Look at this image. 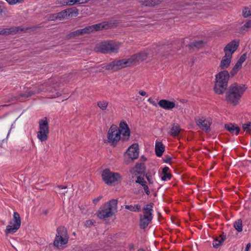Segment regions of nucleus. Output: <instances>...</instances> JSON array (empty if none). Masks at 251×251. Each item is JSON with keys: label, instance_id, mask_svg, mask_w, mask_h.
I'll list each match as a JSON object with an SVG mask.
<instances>
[{"label": "nucleus", "instance_id": "24", "mask_svg": "<svg viewBox=\"0 0 251 251\" xmlns=\"http://www.w3.org/2000/svg\"><path fill=\"white\" fill-rule=\"evenodd\" d=\"M148 56V53L146 51L141 52L139 53L134 54L132 56H135V59L134 61V64L136 63L137 62H139L140 61H143L145 60Z\"/></svg>", "mask_w": 251, "mask_h": 251}, {"label": "nucleus", "instance_id": "17", "mask_svg": "<svg viewBox=\"0 0 251 251\" xmlns=\"http://www.w3.org/2000/svg\"><path fill=\"white\" fill-rule=\"evenodd\" d=\"M72 10L71 9L63 10L55 14L54 16L56 19H58L59 20L67 18L69 17L72 14Z\"/></svg>", "mask_w": 251, "mask_h": 251}, {"label": "nucleus", "instance_id": "52", "mask_svg": "<svg viewBox=\"0 0 251 251\" xmlns=\"http://www.w3.org/2000/svg\"><path fill=\"white\" fill-rule=\"evenodd\" d=\"M119 126H127V124L125 121H121L120 123Z\"/></svg>", "mask_w": 251, "mask_h": 251}, {"label": "nucleus", "instance_id": "38", "mask_svg": "<svg viewBox=\"0 0 251 251\" xmlns=\"http://www.w3.org/2000/svg\"><path fill=\"white\" fill-rule=\"evenodd\" d=\"M172 157L170 156H165L163 158V161L165 163L171 164L172 163Z\"/></svg>", "mask_w": 251, "mask_h": 251}, {"label": "nucleus", "instance_id": "55", "mask_svg": "<svg viewBox=\"0 0 251 251\" xmlns=\"http://www.w3.org/2000/svg\"><path fill=\"white\" fill-rule=\"evenodd\" d=\"M152 100H153L151 98H150L148 100V101L151 103V101H152Z\"/></svg>", "mask_w": 251, "mask_h": 251}, {"label": "nucleus", "instance_id": "60", "mask_svg": "<svg viewBox=\"0 0 251 251\" xmlns=\"http://www.w3.org/2000/svg\"><path fill=\"white\" fill-rule=\"evenodd\" d=\"M137 251H145L143 249H140Z\"/></svg>", "mask_w": 251, "mask_h": 251}, {"label": "nucleus", "instance_id": "37", "mask_svg": "<svg viewBox=\"0 0 251 251\" xmlns=\"http://www.w3.org/2000/svg\"><path fill=\"white\" fill-rule=\"evenodd\" d=\"M199 128L201 129L203 131L208 134L211 131L210 126H199Z\"/></svg>", "mask_w": 251, "mask_h": 251}, {"label": "nucleus", "instance_id": "59", "mask_svg": "<svg viewBox=\"0 0 251 251\" xmlns=\"http://www.w3.org/2000/svg\"><path fill=\"white\" fill-rule=\"evenodd\" d=\"M50 88H49V89H46V90H49V91L52 92V93L53 92L52 89H51V90H50Z\"/></svg>", "mask_w": 251, "mask_h": 251}, {"label": "nucleus", "instance_id": "29", "mask_svg": "<svg viewBox=\"0 0 251 251\" xmlns=\"http://www.w3.org/2000/svg\"><path fill=\"white\" fill-rule=\"evenodd\" d=\"M125 208L131 211H139L141 210V206L139 204H136L134 206L133 205H126L125 206Z\"/></svg>", "mask_w": 251, "mask_h": 251}, {"label": "nucleus", "instance_id": "1", "mask_svg": "<svg viewBox=\"0 0 251 251\" xmlns=\"http://www.w3.org/2000/svg\"><path fill=\"white\" fill-rule=\"evenodd\" d=\"M247 87L245 85L237 83L232 84L229 87L226 94V100L229 104L236 105L246 91Z\"/></svg>", "mask_w": 251, "mask_h": 251}, {"label": "nucleus", "instance_id": "31", "mask_svg": "<svg viewBox=\"0 0 251 251\" xmlns=\"http://www.w3.org/2000/svg\"><path fill=\"white\" fill-rule=\"evenodd\" d=\"M242 67V65L240 64L239 63L237 62L236 64L235 65L233 69L230 72V74L232 75H235L237 72L239 71V70Z\"/></svg>", "mask_w": 251, "mask_h": 251}, {"label": "nucleus", "instance_id": "48", "mask_svg": "<svg viewBox=\"0 0 251 251\" xmlns=\"http://www.w3.org/2000/svg\"><path fill=\"white\" fill-rule=\"evenodd\" d=\"M139 94L142 96H145L147 94L146 92L143 90H140Z\"/></svg>", "mask_w": 251, "mask_h": 251}, {"label": "nucleus", "instance_id": "16", "mask_svg": "<svg viewBox=\"0 0 251 251\" xmlns=\"http://www.w3.org/2000/svg\"><path fill=\"white\" fill-rule=\"evenodd\" d=\"M133 145L129 147L126 151V155L132 160L137 158L139 156L138 149L133 148Z\"/></svg>", "mask_w": 251, "mask_h": 251}, {"label": "nucleus", "instance_id": "63", "mask_svg": "<svg viewBox=\"0 0 251 251\" xmlns=\"http://www.w3.org/2000/svg\"><path fill=\"white\" fill-rule=\"evenodd\" d=\"M229 126H235V125L234 124H230V125Z\"/></svg>", "mask_w": 251, "mask_h": 251}, {"label": "nucleus", "instance_id": "11", "mask_svg": "<svg viewBox=\"0 0 251 251\" xmlns=\"http://www.w3.org/2000/svg\"><path fill=\"white\" fill-rule=\"evenodd\" d=\"M101 176L103 181L107 184H111L117 182L121 178L119 174L113 173L108 169H106L103 171Z\"/></svg>", "mask_w": 251, "mask_h": 251}, {"label": "nucleus", "instance_id": "3", "mask_svg": "<svg viewBox=\"0 0 251 251\" xmlns=\"http://www.w3.org/2000/svg\"><path fill=\"white\" fill-rule=\"evenodd\" d=\"M239 46V43L237 41H232L229 43L225 48V56L223 57L220 67L221 69L227 68L230 64L231 59L233 53L236 50Z\"/></svg>", "mask_w": 251, "mask_h": 251}, {"label": "nucleus", "instance_id": "5", "mask_svg": "<svg viewBox=\"0 0 251 251\" xmlns=\"http://www.w3.org/2000/svg\"><path fill=\"white\" fill-rule=\"evenodd\" d=\"M135 58V56H131L128 58L112 61L108 64H102L101 66L103 69L107 70L117 71L134 64Z\"/></svg>", "mask_w": 251, "mask_h": 251}, {"label": "nucleus", "instance_id": "9", "mask_svg": "<svg viewBox=\"0 0 251 251\" xmlns=\"http://www.w3.org/2000/svg\"><path fill=\"white\" fill-rule=\"evenodd\" d=\"M121 137V131L116 127L110 126L107 132V139L105 143H108L114 147L116 146Z\"/></svg>", "mask_w": 251, "mask_h": 251}, {"label": "nucleus", "instance_id": "64", "mask_svg": "<svg viewBox=\"0 0 251 251\" xmlns=\"http://www.w3.org/2000/svg\"><path fill=\"white\" fill-rule=\"evenodd\" d=\"M73 234H74V235H75V232H74V233H73Z\"/></svg>", "mask_w": 251, "mask_h": 251}, {"label": "nucleus", "instance_id": "15", "mask_svg": "<svg viewBox=\"0 0 251 251\" xmlns=\"http://www.w3.org/2000/svg\"><path fill=\"white\" fill-rule=\"evenodd\" d=\"M69 238H65L58 237L55 236V239L53 242V245L57 249H60L63 245H66L68 243Z\"/></svg>", "mask_w": 251, "mask_h": 251}, {"label": "nucleus", "instance_id": "42", "mask_svg": "<svg viewBox=\"0 0 251 251\" xmlns=\"http://www.w3.org/2000/svg\"><path fill=\"white\" fill-rule=\"evenodd\" d=\"M244 131H245L248 134L251 133V126H242Z\"/></svg>", "mask_w": 251, "mask_h": 251}, {"label": "nucleus", "instance_id": "6", "mask_svg": "<svg viewBox=\"0 0 251 251\" xmlns=\"http://www.w3.org/2000/svg\"><path fill=\"white\" fill-rule=\"evenodd\" d=\"M153 203H151L146 205L143 209V215L140 217V226L141 228L145 229L147 227L152 220V212Z\"/></svg>", "mask_w": 251, "mask_h": 251}, {"label": "nucleus", "instance_id": "56", "mask_svg": "<svg viewBox=\"0 0 251 251\" xmlns=\"http://www.w3.org/2000/svg\"><path fill=\"white\" fill-rule=\"evenodd\" d=\"M242 126H251V123H249L248 124H243Z\"/></svg>", "mask_w": 251, "mask_h": 251}, {"label": "nucleus", "instance_id": "27", "mask_svg": "<svg viewBox=\"0 0 251 251\" xmlns=\"http://www.w3.org/2000/svg\"><path fill=\"white\" fill-rule=\"evenodd\" d=\"M225 128L232 135L235 134L237 135L241 131L240 126H225Z\"/></svg>", "mask_w": 251, "mask_h": 251}, {"label": "nucleus", "instance_id": "25", "mask_svg": "<svg viewBox=\"0 0 251 251\" xmlns=\"http://www.w3.org/2000/svg\"><path fill=\"white\" fill-rule=\"evenodd\" d=\"M19 27L3 29L0 30V35H8L11 33H16L19 31Z\"/></svg>", "mask_w": 251, "mask_h": 251}, {"label": "nucleus", "instance_id": "50", "mask_svg": "<svg viewBox=\"0 0 251 251\" xmlns=\"http://www.w3.org/2000/svg\"><path fill=\"white\" fill-rule=\"evenodd\" d=\"M69 0H62V3L69 5Z\"/></svg>", "mask_w": 251, "mask_h": 251}, {"label": "nucleus", "instance_id": "36", "mask_svg": "<svg viewBox=\"0 0 251 251\" xmlns=\"http://www.w3.org/2000/svg\"><path fill=\"white\" fill-rule=\"evenodd\" d=\"M9 4L11 5L16 4L17 3H21L24 0H5Z\"/></svg>", "mask_w": 251, "mask_h": 251}, {"label": "nucleus", "instance_id": "54", "mask_svg": "<svg viewBox=\"0 0 251 251\" xmlns=\"http://www.w3.org/2000/svg\"><path fill=\"white\" fill-rule=\"evenodd\" d=\"M58 187L61 188V189H66L67 188L66 186H61V185H58Z\"/></svg>", "mask_w": 251, "mask_h": 251}, {"label": "nucleus", "instance_id": "8", "mask_svg": "<svg viewBox=\"0 0 251 251\" xmlns=\"http://www.w3.org/2000/svg\"><path fill=\"white\" fill-rule=\"evenodd\" d=\"M21 220L19 214L14 212L12 219L9 222L5 230L6 235L16 232L20 227Z\"/></svg>", "mask_w": 251, "mask_h": 251}, {"label": "nucleus", "instance_id": "7", "mask_svg": "<svg viewBox=\"0 0 251 251\" xmlns=\"http://www.w3.org/2000/svg\"><path fill=\"white\" fill-rule=\"evenodd\" d=\"M119 43L110 41L98 44L95 48V50L96 51L104 53H116L119 50Z\"/></svg>", "mask_w": 251, "mask_h": 251}, {"label": "nucleus", "instance_id": "51", "mask_svg": "<svg viewBox=\"0 0 251 251\" xmlns=\"http://www.w3.org/2000/svg\"><path fill=\"white\" fill-rule=\"evenodd\" d=\"M151 104L152 105H153V106H154L155 107H157V105H158V103H157L156 102V101H154V100H152V101H151Z\"/></svg>", "mask_w": 251, "mask_h": 251}, {"label": "nucleus", "instance_id": "44", "mask_svg": "<svg viewBox=\"0 0 251 251\" xmlns=\"http://www.w3.org/2000/svg\"><path fill=\"white\" fill-rule=\"evenodd\" d=\"M102 196H100L98 198L94 199L93 201V203L95 204H97V203L100 201V200L102 198Z\"/></svg>", "mask_w": 251, "mask_h": 251}, {"label": "nucleus", "instance_id": "43", "mask_svg": "<svg viewBox=\"0 0 251 251\" xmlns=\"http://www.w3.org/2000/svg\"><path fill=\"white\" fill-rule=\"evenodd\" d=\"M143 187L144 188V189L145 192L146 193V194L148 195H150V190H149V187L147 186V184L146 185H145L144 186H143Z\"/></svg>", "mask_w": 251, "mask_h": 251}, {"label": "nucleus", "instance_id": "49", "mask_svg": "<svg viewBox=\"0 0 251 251\" xmlns=\"http://www.w3.org/2000/svg\"><path fill=\"white\" fill-rule=\"evenodd\" d=\"M251 247V245L250 243H248L247 245H246V248H245V251H249L250 248Z\"/></svg>", "mask_w": 251, "mask_h": 251}, {"label": "nucleus", "instance_id": "20", "mask_svg": "<svg viewBox=\"0 0 251 251\" xmlns=\"http://www.w3.org/2000/svg\"><path fill=\"white\" fill-rule=\"evenodd\" d=\"M226 238V235H220L217 237L213 242V246L215 248H218L223 243Z\"/></svg>", "mask_w": 251, "mask_h": 251}, {"label": "nucleus", "instance_id": "10", "mask_svg": "<svg viewBox=\"0 0 251 251\" xmlns=\"http://www.w3.org/2000/svg\"><path fill=\"white\" fill-rule=\"evenodd\" d=\"M108 26L107 22H103L101 23L88 26L83 29H78L74 32L75 35H82L85 33H89L94 31L100 30L103 28H106Z\"/></svg>", "mask_w": 251, "mask_h": 251}, {"label": "nucleus", "instance_id": "33", "mask_svg": "<svg viewBox=\"0 0 251 251\" xmlns=\"http://www.w3.org/2000/svg\"><path fill=\"white\" fill-rule=\"evenodd\" d=\"M98 106L102 110L106 109L108 105V102L106 101H100L98 102Z\"/></svg>", "mask_w": 251, "mask_h": 251}, {"label": "nucleus", "instance_id": "13", "mask_svg": "<svg viewBox=\"0 0 251 251\" xmlns=\"http://www.w3.org/2000/svg\"><path fill=\"white\" fill-rule=\"evenodd\" d=\"M158 104L160 107L166 110H171L176 106L174 102L166 100H159L158 102Z\"/></svg>", "mask_w": 251, "mask_h": 251}, {"label": "nucleus", "instance_id": "18", "mask_svg": "<svg viewBox=\"0 0 251 251\" xmlns=\"http://www.w3.org/2000/svg\"><path fill=\"white\" fill-rule=\"evenodd\" d=\"M164 151L165 146L162 143V142L156 141L155 146V151L156 155L158 157L161 156Z\"/></svg>", "mask_w": 251, "mask_h": 251}, {"label": "nucleus", "instance_id": "57", "mask_svg": "<svg viewBox=\"0 0 251 251\" xmlns=\"http://www.w3.org/2000/svg\"><path fill=\"white\" fill-rule=\"evenodd\" d=\"M2 10V5L1 3H0V13H1Z\"/></svg>", "mask_w": 251, "mask_h": 251}, {"label": "nucleus", "instance_id": "30", "mask_svg": "<svg viewBox=\"0 0 251 251\" xmlns=\"http://www.w3.org/2000/svg\"><path fill=\"white\" fill-rule=\"evenodd\" d=\"M234 228L238 231L240 232L242 230V222L241 219H239L235 221L234 224Z\"/></svg>", "mask_w": 251, "mask_h": 251}, {"label": "nucleus", "instance_id": "12", "mask_svg": "<svg viewBox=\"0 0 251 251\" xmlns=\"http://www.w3.org/2000/svg\"><path fill=\"white\" fill-rule=\"evenodd\" d=\"M39 130L37 132V137L40 141H45L48 138L49 126H39Z\"/></svg>", "mask_w": 251, "mask_h": 251}, {"label": "nucleus", "instance_id": "4", "mask_svg": "<svg viewBox=\"0 0 251 251\" xmlns=\"http://www.w3.org/2000/svg\"><path fill=\"white\" fill-rule=\"evenodd\" d=\"M118 201L112 199L103 204L98 210L97 216L100 219L111 217L117 211Z\"/></svg>", "mask_w": 251, "mask_h": 251}, {"label": "nucleus", "instance_id": "19", "mask_svg": "<svg viewBox=\"0 0 251 251\" xmlns=\"http://www.w3.org/2000/svg\"><path fill=\"white\" fill-rule=\"evenodd\" d=\"M57 233L56 236L58 237H62L64 238H69L67 230L66 227L63 226H59L56 230Z\"/></svg>", "mask_w": 251, "mask_h": 251}, {"label": "nucleus", "instance_id": "62", "mask_svg": "<svg viewBox=\"0 0 251 251\" xmlns=\"http://www.w3.org/2000/svg\"><path fill=\"white\" fill-rule=\"evenodd\" d=\"M142 158L143 159L144 161H145L146 160V158L145 157H142Z\"/></svg>", "mask_w": 251, "mask_h": 251}, {"label": "nucleus", "instance_id": "58", "mask_svg": "<svg viewBox=\"0 0 251 251\" xmlns=\"http://www.w3.org/2000/svg\"><path fill=\"white\" fill-rule=\"evenodd\" d=\"M48 210H44L43 211V213L45 215H46L48 213Z\"/></svg>", "mask_w": 251, "mask_h": 251}, {"label": "nucleus", "instance_id": "21", "mask_svg": "<svg viewBox=\"0 0 251 251\" xmlns=\"http://www.w3.org/2000/svg\"><path fill=\"white\" fill-rule=\"evenodd\" d=\"M135 175H142L145 173L146 167L144 163H137L134 168Z\"/></svg>", "mask_w": 251, "mask_h": 251}, {"label": "nucleus", "instance_id": "28", "mask_svg": "<svg viewBox=\"0 0 251 251\" xmlns=\"http://www.w3.org/2000/svg\"><path fill=\"white\" fill-rule=\"evenodd\" d=\"M181 130L180 126H172L170 134L172 136L176 137L178 135Z\"/></svg>", "mask_w": 251, "mask_h": 251}, {"label": "nucleus", "instance_id": "35", "mask_svg": "<svg viewBox=\"0 0 251 251\" xmlns=\"http://www.w3.org/2000/svg\"><path fill=\"white\" fill-rule=\"evenodd\" d=\"M136 183L141 184L142 186L147 184V182L145 180L144 178L140 176L137 177V180H136Z\"/></svg>", "mask_w": 251, "mask_h": 251}, {"label": "nucleus", "instance_id": "14", "mask_svg": "<svg viewBox=\"0 0 251 251\" xmlns=\"http://www.w3.org/2000/svg\"><path fill=\"white\" fill-rule=\"evenodd\" d=\"M196 122L197 126H211L213 124L212 119L209 117H198L196 119Z\"/></svg>", "mask_w": 251, "mask_h": 251}, {"label": "nucleus", "instance_id": "39", "mask_svg": "<svg viewBox=\"0 0 251 251\" xmlns=\"http://www.w3.org/2000/svg\"><path fill=\"white\" fill-rule=\"evenodd\" d=\"M39 126H48V122H47V118H44L41 119V120H40L39 122Z\"/></svg>", "mask_w": 251, "mask_h": 251}, {"label": "nucleus", "instance_id": "46", "mask_svg": "<svg viewBox=\"0 0 251 251\" xmlns=\"http://www.w3.org/2000/svg\"><path fill=\"white\" fill-rule=\"evenodd\" d=\"M244 26L246 28L251 27V21H249L245 23Z\"/></svg>", "mask_w": 251, "mask_h": 251}, {"label": "nucleus", "instance_id": "2", "mask_svg": "<svg viewBox=\"0 0 251 251\" xmlns=\"http://www.w3.org/2000/svg\"><path fill=\"white\" fill-rule=\"evenodd\" d=\"M215 77L214 91L218 94H222L226 89L229 74L227 71H221Z\"/></svg>", "mask_w": 251, "mask_h": 251}, {"label": "nucleus", "instance_id": "23", "mask_svg": "<svg viewBox=\"0 0 251 251\" xmlns=\"http://www.w3.org/2000/svg\"><path fill=\"white\" fill-rule=\"evenodd\" d=\"M120 128H118L121 131V135L124 137V139L127 140L130 136V129L129 126H119Z\"/></svg>", "mask_w": 251, "mask_h": 251}, {"label": "nucleus", "instance_id": "41", "mask_svg": "<svg viewBox=\"0 0 251 251\" xmlns=\"http://www.w3.org/2000/svg\"><path fill=\"white\" fill-rule=\"evenodd\" d=\"M146 177L149 183L150 184H152L153 181L152 180V176L149 173H147L146 174Z\"/></svg>", "mask_w": 251, "mask_h": 251}, {"label": "nucleus", "instance_id": "53", "mask_svg": "<svg viewBox=\"0 0 251 251\" xmlns=\"http://www.w3.org/2000/svg\"><path fill=\"white\" fill-rule=\"evenodd\" d=\"M59 94L58 93V92H55L54 94H53L51 96L52 97H57L58 96H59Z\"/></svg>", "mask_w": 251, "mask_h": 251}, {"label": "nucleus", "instance_id": "26", "mask_svg": "<svg viewBox=\"0 0 251 251\" xmlns=\"http://www.w3.org/2000/svg\"><path fill=\"white\" fill-rule=\"evenodd\" d=\"M169 168L168 167H165L162 170L163 176H161V179L163 181L166 180L167 179H170L172 177L171 173H168Z\"/></svg>", "mask_w": 251, "mask_h": 251}, {"label": "nucleus", "instance_id": "34", "mask_svg": "<svg viewBox=\"0 0 251 251\" xmlns=\"http://www.w3.org/2000/svg\"><path fill=\"white\" fill-rule=\"evenodd\" d=\"M243 15L244 17H248L251 16V7H246L243 10Z\"/></svg>", "mask_w": 251, "mask_h": 251}, {"label": "nucleus", "instance_id": "22", "mask_svg": "<svg viewBox=\"0 0 251 251\" xmlns=\"http://www.w3.org/2000/svg\"><path fill=\"white\" fill-rule=\"evenodd\" d=\"M160 0H139L140 3L146 6H152L157 5L160 2Z\"/></svg>", "mask_w": 251, "mask_h": 251}, {"label": "nucleus", "instance_id": "47", "mask_svg": "<svg viewBox=\"0 0 251 251\" xmlns=\"http://www.w3.org/2000/svg\"><path fill=\"white\" fill-rule=\"evenodd\" d=\"M76 4L75 0H69V5H73Z\"/></svg>", "mask_w": 251, "mask_h": 251}, {"label": "nucleus", "instance_id": "45", "mask_svg": "<svg viewBox=\"0 0 251 251\" xmlns=\"http://www.w3.org/2000/svg\"><path fill=\"white\" fill-rule=\"evenodd\" d=\"M89 0H75L76 4H84L87 3Z\"/></svg>", "mask_w": 251, "mask_h": 251}, {"label": "nucleus", "instance_id": "61", "mask_svg": "<svg viewBox=\"0 0 251 251\" xmlns=\"http://www.w3.org/2000/svg\"><path fill=\"white\" fill-rule=\"evenodd\" d=\"M45 90H46V89H40L39 91H45Z\"/></svg>", "mask_w": 251, "mask_h": 251}, {"label": "nucleus", "instance_id": "32", "mask_svg": "<svg viewBox=\"0 0 251 251\" xmlns=\"http://www.w3.org/2000/svg\"><path fill=\"white\" fill-rule=\"evenodd\" d=\"M203 42L202 41H198L191 43L189 45L190 48H199L202 46Z\"/></svg>", "mask_w": 251, "mask_h": 251}, {"label": "nucleus", "instance_id": "40", "mask_svg": "<svg viewBox=\"0 0 251 251\" xmlns=\"http://www.w3.org/2000/svg\"><path fill=\"white\" fill-rule=\"evenodd\" d=\"M246 59V54H243L239 59L237 62L239 63L240 64L242 65L243 63L245 61Z\"/></svg>", "mask_w": 251, "mask_h": 251}]
</instances>
